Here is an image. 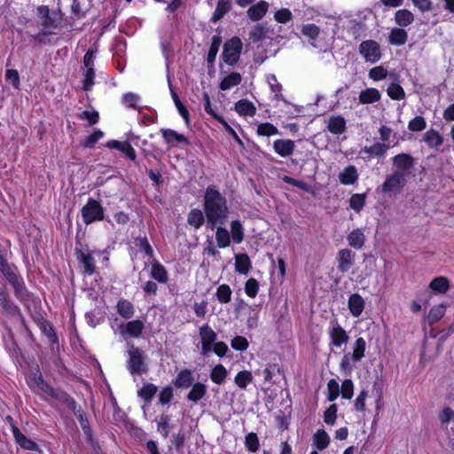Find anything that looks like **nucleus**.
<instances>
[{"label":"nucleus","mask_w":454,"mask_h":454,"mask_svg":"<svg viewBox=\"0 0 454 454\" xmlns=\"http://www.w3.org/2000/svg\"><path fill=\"white\" fill-rule=\"evenodd\" d=\"M204 210L207 227L214 230L217 224H223L229 214L227 200L214 186L207 187L204 195Z\"/></svg>","instance_id":"nucleus-1"},{"label":"nucleus","mask_w":454,"mask_h":454,"mask_svg":"<svg viewBox=\"0 0 454 454\" xmlns=\"http://www.w3.org/2000/svg\"><path fill=\"white\" fill-rule=\"evenodd\" d=\"M128 360L126 367L132 376H140L148 372L146 356L145 352L134 346L133 343L128 344Z\"/></svg>","instance_id":"nucleus-2"},{"label":"nucleus","mask_w":454,"mask_h":454,"mask_svg":"<svg viewBox=\"0 0 454 454\" xmlns=\"http://www.w3.org/2000/svg\"><path fill=\"white\" fill-rule=\"evenodd\" d=\"M407 184V177L403 174L394 171L387 175L385 181L380 186L381 192L389 196L401 193Z\"/></svg>","instance_id":"nucleus-3"},{"label":"nucleus","mask_w":454,"mask_h":454,"mask_svg":"<svg viewBox=\"0 0 454 454\" xmlns=\"http://www.w3.org/2000/svg\"><path fill=\"white\" fill-rule=\"evenodd\" d=\"M81 213L82 221L86 225L104 219L103 207L98 200L92 198L88 200L87 203L82 207Z\"/></svg>","instance_id":"nucleus-4"},{"label":"nucleus","mask_w":454,"mask_h":454,"mask_svg":"<svg viewBox=\"0 0 454 454\" xmlns=\"http://www.w3.org/2000/svg\"><path fill=\"white\" fill-rule=\"evenodd\" d=\"M241 51V40L237 36L232 37L223 44V60L230 66L235 65L239 59Z\"/></svg>","instance_id":"nucleus-5"},{"label":"nucleus","mask_w":454,"mask_h":454,"mask_svg":"<svg viewBox=\"0 0 454 454\" xmlns=\"http://www.w3.org/2000/svg\"><path fill=\"white\" fill-rule=\"evenodd\" d=\"M0 312L8 317H23L20 308L12 301L5 285L0 284Z\"/></svg>","instance_id":"nucleus-6"},{"label":"nucleus","mask_w":454,"mask_h":454,"mask_svg":"<svg viewBox=\"0 0 454 454\" xmlns=\"http://www.w3.org/2000/svg\"><path fill=\"white\" fill-rule=\"evenodd\" d=\"M393 166L395 172L401 173L403 176H411L415 166V159L409 153H402L392 158Z\"/></svg>","instance_id":"nucleus-7"},{"label":"nucleus","mask_w":454,"mask_h":454,"mask_svg":"<svg viewBox=\"0 0 454 454\" xmlns=\"http://www.w3.org/2000/svg\"><path fill=\"white\" fill-rule=\"evenodd\" d=\"M359 53L364 58L367 62L375 63L380 57L379 43L374 40H366L360 43Z\"/></svg>","instance_id":"nucleus-8"},{"label":"nucleus","mask_w":454,"mask_h":454,"mask_svg":"<svg viewBox=\"0 0 454 454\" xmlns=\"http://www.w3.org/2000/svg\"><path fill=\"white\" fill-rule=\"evenodd\" d=\"M145 329V325L141 320L136 319L129 321L126 324H121L119 330L121 335H128L132 338H138Z\"/></svg>","instance_id":"nucleus-9"},{"label":"nucleus","mask_w":454,"mask_h":454,"mask_svg":"<svg viewBox=\"0 0 454 454\" xmlns=\"http://www.w3.org/2000/svg\"><path fill=\"white\" fill-rule=\"evenodd\" d=\"M355 253L348 248L339 250L337 254L338 270L342 273L348 272L354 264Z\"/></svg>","instance_id":"nucleus-10"},{"label":"nucleus","mask_w":454,"mask_h":454,"mask_svg":"<svg viewBox=\"0 0 454 454\" xmlns=\"http://www.w3.org/2000/svg\"><path fill=\"white\" fill-rule=\"evenodd\" d=\"M389 146L386 144L375 143L371 146H364L359 152L364 160H370L372 156L381 158L387 152Z\"/></svg>","instance_id":"nucleus-11"},{"label":"nucleus","mask_w":454,"mask_h":454,"mask_svg":"<svg viewBox=\"0 0 454 454\" xmlns=\"http://www.w3.org/2000/svg\"><path fill=\"white\" fill-rule=\"evenodd\" d=\"M161 134L166 144H168L171 147L176 146L177 144H185L188 145L191 144V142L185 136L177 133L174 129H162Z\"/></svg>","instance_id":"nucleus-12"},{"label":"nucleus","mask_w":454,"mask_h":454,"mask_svg":"<svg viewBox=\"0 0 454 454\" xmlns=\"http://www.w3.org/2000/svg\"><path fill=\"white\" fill-rule=\"evenodd\" d=\"M13 437L16 443L22 449L31 451H41L39 445L31 439L27 438L18 427H13Z\"/></svg>","instance_id":"nucleus-13"},{"label":"nucleus","mask_w":454,"mask_h":454,"mask_svg":"<svg viewBox=\"0 0 454 454\" xmlns=\"http://www.w3.org/2000/svg\"><path fill=\"white\" fill-rule=\"evenodd\" d=\"M331 342L334 347H340L348 341V335L346 331L337 323L329 330Z\"/></svg>","instance_id":"nucleus-14"},{"label":"nucleus","mask_w":454,"mask_h":454,"mask_svg":"<svg viewBox=\"0 0 454 454\" xmlns=\"http://www.w3.org/2000/svg\"><path fill=\"white\" fill-rule=\"evenodd\" d=\"M77 260L82 264L84 272L87 275H92L95 272L96 265L95 260L90 254V252L87 250H77Z\"/></svg>","instance_id":"nucleus-15"},{"label":"nucleus","mask_w":454,"mask_h":454,"mask_svg":"<svg viewBox=\"0 0 454 454\" xmlns=\"http://www.w3.org/2000/svg\"><path fill=\"white\" fill-rule=\"evenodd\" d=\"M327 129L333 135H340L346 131V121L341 115H332L327 120Z\"/></svg>","instance_id":"nucleus-16"},{"label":"nucleus","mask_w":454,"mask_h":454,"mask_svg":"<svg viewBox=\"0 0 454 454\" xmlns=\"http://www.w3.org/2000/svg\"><path fill=\"white\" fill-rule=\"evenodd\" d=\"M273 148L276 153L282 157L290 156L295 148L294 142L290 139H277L273 143Z\"/></svg>","instance_id":"nucleus-17"},{"label":"nucleus","mask_w":454,"mask_h":454,"mask_svg":"<svg viewBox=\"0 0 454 454\" xmlns=\"http://www.w3.org/2000/svg\"><path fill=\"white\" fill-rule=\"evenodd\" d=\"M268 9L269 4L264 0H261L257 4L250 6L247 13L250 20L258 21L266 14Z\"/></svg>","instance_id":"nucleus-18"},{"label":"nucleus","mask_w":454,"mask_h":454,"mask_svg":"<svg viewBox=\"0 0 454 454\" xmlns=\"http://www.w3.org/2000/svg\"><path fill=\"white\" fill-rule=\"evenodd\" d=\"M193 380L192 371L184 369L177 373L173 384L176 388H188L193 385Z\"/></svg>","instance_id":"nucleus-19"},{"label":"nucleus","mask_w":454,"mask_h":454,"mask_svg":"<svg viewBox=\"0 0 454 454\" xmlns=\"http://www.w3.org/2000/svg\"><path fill=\"white\" fill-rule=\"evenodd\" d=\"M358 179V172L354 165H348L339 174V180L344 185L354 184Z\"/></svg>","instance_id":"nucleus-20"},{"label":"nucleus","mask_w":454,"mask_h":454,"mask_svg":"<svg viewBox=\"0 0 454 454\" xmlns=\"http://www.w3.org/2000/svg\"><path fill=\"white\" fill-rule=\"evenodd\" d=\"M348 309L353 317H359L364 309V300L358 294H353L349 296Z\"/></svg>","instance_id":"nucleus-21"},{"label":"nucleus","mask_w":454,"mask_h":454,"mask_svg":"<svg viewBox=\"0 0 454 454\" xmlns=\"http://www.w3.org/2000/svg\"><path fill=\"white\" fill-rule=\"evenodd\" d=\"M14 291L15 297L21 302L28 301L31 299V293L26 287L24 280L20 278L14 284L11 285Z\"/></svg>","instance_id":"nucleus-22"},{"label":"nucleus","mask_w":454,"mask_h":454,"mask_svg":"<svg viewBox=\"0 0 454 454\" xmlns=\"http://www.w3.org/2000/svg\"><path fill=\"white\" fill-rule=\"evenodd\" d=\"M270 28L267 27V23L256 24L253 29L249 32V39L253 43H259L268 37Z\"/></svg>","instance_id":"nucleus-23"},{"label":"nucleus","mask_w":454,"mask_h":454,"mask_svg":"<svg viewBox=\"0 0 454 454\" xmlns=\"http://www.w3.org/2000/svg\"><path fill=\"white\" fill-rule=\"evenodd\" d=\"M381 94L375 88H368L360 91L358 99L361 104H372L380 100Z\"/></svg>","instance_id":"nucleus-24"},{"label":"nucleus","mask_w":454,"mask_h":454,"mask_svg":"<svg viewBox=\"0 0 454 454\" xmlns=\"http://www.w3.org/2000/svg\"><path fill=\"white\" fill-rule=\"evenodd\" d=\"M408 39V34L403 28L395 27L393 28L388 35V42L396 46L405 44Z\"/></svg>","instance_id":"nucleus-25"},{"label":"nucleus","mask_w":454,"mask_h":454,"mask_svg":"<svg viewBox=\"0 0 454 454\" xmlns=\"http://www.w3.org/2000/svg\"><path fill=\"white\" fill-rule=\"evenodd\" d=\"M251 269V261L247 254H239L235 256V270L239 274L247 275Z\"/></svg>","instance_id":"nucleus-26"},{"label":"nucleus","mask_w":454,"mask_h":454,"mask_svg":"<svg viewBox=\"0 0 454 454\" xmlns=\"http://www.w3.org/2000/svg\"><path fill=\"white\" fill-rule=\"evenodd\" d=\"M231 8V0H218L215 10L211 17L212 22H216L221 20Z\"/></svg>","instance_id":"nucleus-27"},{"label":"nucleus","mask_w":454,"mask_h":454,"mask_svg":"<svg viewBox=\"0 0 454 454\" xmlns=\"http://www.w3.org/2000/svg\"><path fill=\"white\" fill-rule=\"evenodd\" d=\"M348 243L350 247L360 249L364 247L365 237L362 230H353L347 237Z\"/></svg>","instance_id":"nucleus-28"},{"label":"nucleus","mask_w":454,"mask_h":454,"mask_svg":"<svg viewBox=\"0 0 454 454\" xmlns=\"http://www.w3.org/2000/svg\"><path fill=\"white\" fill-rule=\"evenodd\" d=\"M235 110L244 116H254L256 112V108L252 102L247 99L239 100L235 104Z\"/></svg>","instance_id":"nucleus-29"},{"label":"nucleus","mask_w":454,"mask_h":454,"mask_svg":"<svg viewBox=\"0 0 454 454\" xmlns=\"http://www.w3.org/2000/svg\"><path fill=\"white\" fill-rule=\"evenodd\" d=\"M207 394V387L203 383L197 382L192 385L191 391L187 395L188 400L197 403Z\"/></svg>","instance_id":"nucleus-30"},{"label":"nucleus","mask_w":454,"mask_h":454,"mask_svg":"<svg viewBox=\"0 0 454 454\" xmlns=\"http://www.w3.org/2000/svg\"><path fill=\"white\" fill-rule=\"evenodd\" d=\"M242 77L239 73L232 72L225 76L220 82L219 88L222 90H227L241 82Z\"/></svg>","instance_id":"nucleus-31"},{"label":"nucleus","mask_w":454,"mask_h":454,"mask_svg":"<svg viewBox=\"0 0 454 454\" xmlns=\"http://www.w3.org/2000/svg\"><path fill=\"white\" fill-rule=\"evenodd\" d=\"M150 276L153 279L162 284L167 283L168 280V272L165 267L159 262H155L152 265Z\"/></svg>","instance_id":"nucleus-32"},{"label":"nucleus","mask_w":454,"mask_h":454,"mask_svg":"<svg viewBox=\"0 0 454 454\" xmlns=\"http://www.w3.org/2000/svg\"><path fill=\"white\" fill-rule=\"evenodd\" d=\"M227 375L228 371L221 364H216L210 372L211 380L217 385H222L225 381Z\"/></svg>","instance_id":"nucleus-33"},{"label":"nucleus","mask_w":454,"mask_h":454,"mask_svg":"<svg viewBox=\"0 0 454 454\" xmlns=\"http://www.w3.org/2000/svg\"><path fill=\"white\" fill-rule=\"evenodd\" d=\"M221 44H222L221 35H214L212 37V43H211V45L209 47V51H208L207 56V64L213 66Z\"/></svg>","instance_id":"nucleus-34"},{"label":"nucleus","mask_w":454,"mask_h":454,"mask_svg":"<svg viewBox=\"0 0 454 454\" xmlns=\"http://www.w3.org/2000/svg\"><path fill=\"white\" fill-rule=\"evenodd\" d=\"M116 308L119 315L126 319L131 318L135 312L133 304L124 299H121L117 302Z\"/></svg>","instance_id":"nucleus-35"},{"label":"nucleus","mask_w":454,"mask_h":454,"mask_svg":"<svg viewBox=\"0 0 454 454\" xmlns=\"http://www.w3.org/2000/svg\"><path fill=\"white\" fill-rule=\"evenodd\" d=\"M395 20L399 26L407 27L413 22L414 16L409 10L402 9L395 12Z\"/></svg>","instance_id":"nucleus-36"},{"label":"nucleus","mask_w":454,"mask_h":454,"mask_svg":"<svg viewBox=\"0 0 454 454\" xmlns=\"http://www.w3.org/2000/svg\"><path fill=\"white\" fill-rule=\"evenodd\" d=\"M199 333L201 342L209 343L212 345H214L217 338L216 333L207 324H205L200 327Z\"/></svg>","instance_id":"nucleus-37"},{"label":"nucleus","mask_w":454,"mask_h":454,"mask_svg":"<svg viewBox=\"0 0 454 454\" xmlns=\"http://www.w3.org/2000/svg\"><path fill=\"white\" fill-rule=\"evenodd\" d=\"M423 139L427 144V145L429 147H438L443 142V138L441 136V134L438 131H436V130H434L433 129L427 130L424 134V138Z\"/></svg>","instance_id":"nucleus-38"},{"label":"nucleus","mask_w":454,"mask_h":454,"mask_svg":"<svg viewBox=\"0 0 454 454\" xmlns=\"http://www.w3.org/2000/svg\"><path fill=\"white\" fill-rule=\"evenodd\" d=\"M429 287L434 292L444 294L449 290L450 282L445 277H436L430 282Z\"/></svg>","instance_id":"nucleus-39"},{"label":"nucleus","mask_w":454,"mask_h":454,"mask_svg":"<svg viewBox=\"0 0 454 454\" xmlns=\"http://www.w3.org/2000/svg\"><path fill=\"white\" fill-rule=\"evenodd\" d=\"M445 310L446 305L444 303L432 307L427 316L429 325H432L438 322L444 316Z\"/></svg>","instance_id":"nucleus-40"},{"label":"nucleus","mask_w":454,"mask_h":454,"mask_svg":"<svg viewBox=\"0 0 454 454\" xmlns=\"http://www.w3.org/2000/svg\"><path fill=\"white\" fill-rule=\"evenodd\" d=\"M52 398L65 404L66 407L70 411H73L77 407V403L74 401V399L70 395L60 389H58V391L56 392Z\"/></svg>","instance_id":"nucleus-41"},{"label":"nucleus","mask_w":454,"mask_h":454,"mask_svg":"<svg viewBox=\"0 0 454 454\" xmlns=\"http://www.w3.org/2000/svg\"><path fill=\"white\" fill-rule=\"evenodd\" d=\"M313 442L319 450H323L329 445L330 437L324 429H318L313 436Z\"/></svg>","instance_id":"nucleus-42"},{"label":"nucleus","mask_w":454,"mask_h":454,"mask_svg":"<svg viewBox=\"0 0 454 454\" xmlns=\"http://www.w3.org/2000/svg\"><path fill=\"white\" fill-rule=\"evenodd\" d=\"M157 390V386L153 383H146L138 390L137 395L146 403H150Z\"/></svg>","instance_id":"nucleus-43"},{"label":"nucleus","mask_w":454,"mask_h":454,"mask_svg":"<svg viewBox=\"0 0 454 454\" xmlns=\"http://www.w3.org/2000/svg\"><path fill=\"white\" fill-rule=\"evenodd\" d=\"M215 239L217 242V246L221 248H224L230 246L231 244V235L227 229L223 227H217L215 232Z\"/></svg>","instance_id":"nucleus-44"},{"label":"nucleus","mask_w":454,"mask_h":454,"mask_svg":"<svg viewBox=\"0 0 454 454\" xmlns=\"http://www.w3.org/2000/svg\"><path fill=\"white\" fill-rule=\"evenodd\" d=\"M38 325H39L41 331L44 333L45 336H47L49 338V340L51 342H54V343L58 342L57 335L54 332L52 325L50 324L49 321L45 320L43 317H40L38 319Z\"/></svg>","instance_id":"nucleus-45"},{"label":"nucleus","mask_w":454,"mask_h":454,"mask_svg":"<svg viewBox=\"0 0 454 454\" xmlns=\"http://www.w3.org/2000/svg\"><path fill=\"white\" fill-rule=\"evenodd\" d=\"M74 414L75 415L76 419H78L80 426L82 429L83 430L84 434L90 436L91 435V428L89 423V420L86 417L85 412L81 408H75L72 411Z\"/></svg>","instance_id":"nucleus-46"},{"label":"nucleus","mask_w":454,"mask_h":454,"mask_svg":"<svg viewBox=\"0 0 454 454\" xmlns=\"http://www.w3.org/2000/svg\"><path fill=\"white\" fill-rule=\"evenodd\" d=\"M205 218L203 213L200 209H192L187 217V223L193 226L195 229H199L204 223Z\"/></svg>","instance_id":"nucleus-47"},{"label":"nucleus","mask_w":454,"mask_h":454,"mask_svg":"<svg viewBox=\"0 0 454 454\" xmlns=\"http://www.w3.org/2000/svg\"><path fill=\"white\" fill-rule=\"evenodd\" d=\"M231 233L234 243L239 244L243 241L244 229L240 221L235 220L231 223Z\"/></svg>","instance_id":"nucleus-48"},{"label":"nucleus","mask_w":454,"mask_h":454,"mask_svg":"<svg viewBox=\"0 0 454 454\" xmlns=\"http://www.w3.org/2000/svg\"><path fill=\"white\" fill-rule=\"evenodd\" d=\"M365 348H366L365 340L362 337L356 339V340L355 342L354 350L351 354L352 360L354 362L361 361V359L364 356Z\"/></svg>","instance_id":"nucleus-49"},{"label":"nucleus","mask_w":454,"mask_h":454,"mask_svg":"<svg viewBox=\"0 0 454 454\" xmlns=\"http://www.w3.org/2000/svg\"><path fill=\"white\" fill-rule=\"evenodd\" d=\"M0 272L3 274V276L5 278V279L8 281L10 285L14 284L17 280L21 278V277L18 273L17 268L12 264H9L8 266L4 267L0 270Z\"/></svg>","instance_id":"nucleus-50"},{"label":"nucleus","mask_w":454,"mask_h":454,"mask_svg":"<svg viewBox=\"0 0 454 454\" xmlns=\"http://www.w3.org/2000/svg\"><path fill=\"white\" fill-rule=\"evenodd\" d=\"M252 380L253 376L249 371H241L238 372L234 379L236 385L241 389H245Z\"/></svg>","instance_id":"nucleus-51"},{"label":"nucleus","mask_w":454,"mask_h":454,"mask_svg":"<svg viewBox=\"0 0 454 454\" xmlns=\"http://www.w3.org/2000/svg\"><path fill=\"white\" fill-rule=\"evenodd\" d=\"M231 287L223 284L217 287L215 296L220 303H228L231 301Z\"/></svg>","instance_id":"nucleus-52"},{"label":"nucleus","mask_w":454,"mask_h":454,"mask_svg":"<svg viewBox=\"0 0 454 454\" xmlns=\"http://www.w3.org/2000/svg\"><path fill=\"white\" fill-rule=\"evenodd\" d=\"M169 89H170V92H171V97L173 98V101H174L179 114L184 119L186 124L188 125L189 124V116H190L188 110L184 106V104L180 101L177 93L171 88V86H169Z\"/></svg>","instance_id":"nucleus-53"},{"label":"nucleus","mask_w":454,"mask_h":454,"mask_svg":"<svg viewBox=\"0 0 454 454\" xmlns=\"http://www.w3.org/2000/svg\"><path fill=\"white\" fill-rule=\"evenodd\" d=\"M169 422L170 419L166 414L160 415L157 419V430L164 438L168 436L170 429Z\"/></svg>","instance_id":"nucleus-54"},{"label":"nucleus","mask_w":454,"mask_h":454,"mask_svg":"<svg viewBox=\"0 0 454 454\" xmlns=\"http://www.w3.org/2000/svg\"><path fill=\"white\" fill-rule=\"evenodd\" d=\"M387 96L394 100H401L405 98V92L401 85L392 82L387 90Z\"/></svg>","instance_id":"nucleus-55"},{"label":"nucleus","mask_w":454,"mask_h":454,"mask_svg":"<svg viewBox=\"0 0 454 454\" xmlns=\"http://www.w3.org/2000/svg\"><path fill=\"white\" fill-rule=\"evenodd\" d=\"M365 194L356 193L349 199V207L356 212H360L365 204Z\"/></svg>","instance_id":"nucleus-56"},{"label":"nucleus","mask_w":454,"mask_h":454,"mask_svg":"<svg viewBox=\"0 0 454 454\" xmlns=\"http://www.w3.org/2000/svg\"><path fill=\"white\" fill-rule=\"evenodd\" d=\"M257 134L260 136L270 137L278 134V129L273 124L264 122L258 125Z\"/></svg>","instance_id":"nucleus-57"},{"label":"nucleus","mask_w":454,"mask_h":454,"mask_svg":"<svg viewBox=\"0 0 454 454\" xmlns=\"http://www.w3.org/2000/svg\"><path fill=\"white\" fill-rule=\"evenodd\" d=\"M245 445L251 452H255L259 449V439L255 433H249L245 437Z\"/></svg>","instance_id":"nucleus-58"},{"label":"nucleus","mask_w":454,"mask_h":454,"mask_svg":"<svg viewBox=\"0 0 454 454\" xmlns=\"http://www.w3.org/2000/svg\"><path fill=\"white\" fill-rule=\"evenodd\" d=\"M35 382L36 386L45 394L51 395V397L54 396L58 389L52 387L50 384H48L40 374L37 378L35 379Z\"/></svg>","instance_id":"nucleus-59"},{"label":"nucleus","mask_w":454,"mask_h":454,"mask_svg":"<svg viewBox=\"0 0 454 454\" xmlns=\"http://www.w3.org/2000/svg\"><path fill=\"white\" fill-rule=\"evenodd\" d=\"M327 392H328L327 399L330 402L336 400L337 397L339 396L340 386H339V383L335 380L332 379L328 381Z\"/></svg>","instance_id":"nucleus-60"},{"label":"nucleus","mask_w":454,"mask_h":454,"mask_svg":"<svg viewBox=\"0 0 454 454\" xmlns=\"http://www.w3.org/2000/svg\"><path fill=\"white\" fill-rule=\"evenodd\" d=\"M427 123L425 118L422 116H416L409 121L408 129L411 131L418 132L426 129Z\"/></svg>","instance_id":"nucleus-61"},{"label":"nucleus","mask_w":454,"mask_h":454,"mask_svg":"<svg viewBox=\"0 0 454 454\" xmlns=\"http://www.w3.org/2000/svg\"><path fill=\"white\" fill-rule=\"evenodd\" d=\"M259 283L253 278H249L245 284V292L251 298H254L257 295Z\"/></svg>","instance_id":"nucleus-62"},{"label":"nucleus","mask_w":454,"mask_h":454,"mask_svg":"<svg viewBox=\"0 0 454 454\" xmlns=\"http://www.w3.org/2000/svg\"><path fill=\"white\" fill-rule=\"evenodd\" d=\"M94 77H95V72L94 67H89L86 68V71L84 73V80H83V90L89 91L91 90L93 84H94Z\"/></svg>","instance_id":"nucleus-63"},{"label":"nucleus","mask_w":454,"mask_h":454,"mask_svg":"<svg viewBox=\"0 0 454 454\" xmlns=\"http://www.w3.org/2000/svg\"><path fill=\"white\" fill-rule=\"evenodd\" d=\"M292 12L287 8H282L274 14V19L278 23H286L292 20Z\"/></svg>","instance_id":"nucleus-64"}]
</instances>
